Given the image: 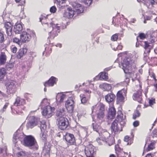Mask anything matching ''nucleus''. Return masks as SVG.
I'll return each mask as SVG.
<instances>
[{"label":"nucleus","instance_id":"nucleus-43","mask_svg":"<svg viewBox=\"0 0 157 157\" xmlns=\"http://www.w3.org/2000/svg\"><path fill=\"white\" fill-rule=\"evenodd\" d=\"M20 99L19 98L17 97L16 99L14 105L16 106H20Z\"/></svg>","mask_w":157,"mask_h":157},{"label":"nucleus","instance_id":"nucleus-56","mask_svg":"<svg viewBox=\"0 0 157 157\" xmlns=\"http://www.w3.org/2000/svg\"><path fill=\"white\" fill-rule=\"evenodd\" d=\"M133 125L134 127H136L139 125V122L138 121H134L133 123Z\"/></svg>","mask_w":157,"mask_h":157},{"label":"nucleus","instance_id":"nucleus-12","mask_svg":"<svg viewBox=\"0 0 157 157\" xmlns=\"http://www.w3.org/2000/svg\"><path fill=\"white\" fill-rule=\"evenodd\" d=\"M105 105L100 104L99 105V111L97 113V119L99 120H101V121H104V118L105 117L104 111H105Z\"/></svg>","mask_w":157,"mask_h":157},{"label":"nucleus","instance_id":"nucleus-2","mask_svg":"<svg viewBox=\"0 0 157 157\" xmlns=\"http://www.w3.org/2000/svg\"><path fill=\"white\" fill-rule=\"evenodd\" d=\"M72 6L74 9L72 10L71 8H68L63 13V16L68 18H71L76 13L77 15L82 13L84 10V6L81 4L75 2L72 3Z\"/></svg>","mask_w":157,"mask_h":157},{"label":"nucleus","instance_id":"nucleus-39","mask_svg":"<svg viewBox=\"0 0 157 157\" xmlns=\"http://www.w3.org/2000/svg\"><path fill=\"white\" fill-rule=\"evenodd\" d=\"M9 103H6L2 109L0 110V112L1 113H3L5 111L9 105Z\"/></svg>","mask_w":157,"mask_h":157},{"label":"nucleus","instance_id":"nucleus-8","mask_svg":"<svg viewBox=\"0 0 157 157\" xmlns=\"http://www.w3.org/2000/svg\"><path fill=\"white\" fill-rule=\"evenodd\" d=\"M27 119L28 121L26 124V126L29 128H32L36 126L37 123L38 119L34 116H28Z\"/></svg>","mask_w":157,"mask_h":157},{"label":"nucleus","instance_id":"nucleus-58","mask_svg":"<svg viewBox=\"0 0 157 157\" xmlns=\"http://www.w3.org/2000/svg\"><path fill=\"white\" fill-rule=\"evenodd\" d=\"M154 136H157V129H156L153 132Z\"/></svg>","mask_w":157,"mask_h":157},{"label":"nucleus","instance_id":"nucleus-21","mask_svg":"<svg viewBox=\"0 0 157 157\" xmlns=\"http://www.w3.org/2000/svg\"><path fill=\"white\" fill-rule=\"evenodd\" d=\"M27 49L26 48H23L20 49L17 52V57L18 59H20L23 56H25L27 52Z\"/></svg>","mask_w":157,"mask_h":157},{"label":"nucleus","instance_id":"nucleus-51","mask_svg":"<svg viewBox=\"0 0 157 157\" xmlns=\"http://www.w3.org/2000/svg\"><path fill=\"white\" fill-rule=\"evenodd\" d=\"M119 113H121V112H119V113H118V114H119ZM117 117L119 119H121V120L124 119L123 114L122 113H121L119 115V114H118L117 116Z\"/></svg>","mask_w":157,"mask_h":157},{"label":"nucleus","instance_id":"nucleus-57","mask_svg":"<svg viewBox=\"0 0 157 157\" xmlns=\"http://www.w3.org/2000/svg\"><path fill=\"white\" fill-rule=\"evenodd\" d=\"M130 137L128 136H126L124 137V141L127 142L129 140Z\"/></svg>","mask_w":157,"mask_h":157},{"label":"nucleus","instance_id":"nucleus-64","mask_svg":"<svg viewBox=\"0 0 157 157\" xmlns=\"http://www.w3.org/2000/svg\"><path fill=\"white\" fill-rule=\"evenodd\" d=\"M154 86L155 88V90L157 91V83L154 85Z\"/></svg>","mask_w":157,"mask_h":157},{"label":"nucleus","instance_id":"nucleus-45","mask_svg":"<svg viewBox=\"0 0 157 157\" xmlns=\"http://www.w3.org/2000/svg\"><path fill=\"white\" fill-rule=\"evenodd\" d=\"M118 35L117 34H115L113 35L111 37V40L112 41H116L118 38Z\"/></svg>","mask_w":157,"mask_h":157},{"label":"nucleus","instance_id":"nucleus-61","mask_svg":"<svg viewBox=\"0 0 157 157\" xmlns=\"http://www.w3.org/2000/svg\"><path fill=\"white\" fill-rule=\"evenodd\" d=\"M112 67H107L105 69V71H108L110 70H111L112 68Z\"/></svg>","mask_w":157,"mask_h":157},{"label":"nucleus","instance_id":"nucleus-55","mask_svg":"<svg viewBox=\"0 0 157 157\" xmlns=\"http://www.w3.org/2000/svg\"><path fill=\"white\" fill-rule=\"evenodd\" d=\"M24 97L25 98H26L27 100H29V97H30V94L25 93L24 94Z\"/></svg>","mask_w":157,"mask_h":157},{"label":"nucleus","instance_id":"nucleus-41","mask_svg":"<svg viewBox=\"0 0 157 157\" xmlns=\"http://www.w3.org/2000/svg\"><path fill=\"white\" fill-rule=\"evenodd\" d=\"M57 10V9L55 6H53L51 7L50 9V12L52 13H55Z\"/></svg>","mask_w":157,"mask_h":157},{"label":"nucleus","instance_id":"nucleus-49","mask_svg":"<svg viewBox=\"0 0 157 157\" xmlns=\"http://www.w3.org/2000/svg\"><path fill=\"white\" fill-rule=\"evenodd\" d=\"M3 97H8V96H7L6 94L0 91V100L2 99Z\"/></svg>","mask_w":157,"mask_h":157},{"label":"nucleus","instance_id":"nucleus-30","mask_svg":"<svg viewBox=\"0 0 157 157\" xmlns=\"http://www.w3.org/2000/svg\"><path fill=\"white\" fill-rule=\"evenodd\" d=\"M100 104H103L101 103H98L96 105L93 106L91 108V110L92 113L96 112L98 110L99 111V105Z\"/></svg>","mask_w":157,"mask_h":157},{"label":"nucleus","instance_id":"nucleus-59","mask_svg":"<svg viewBox=\"0 0 157 157\" xmlns=\"http://www.w3.org/2000/svg\"><path fill=\"white\" fill-rule=\"evenodd\" d=\"M122 46L120 45H119L117 47V50H121L122 49Z\"/></svg>","mask_w":157,"mask_h":157},{"label":"nucleus","instance_id":"nucleus-1","mask_svg":"<svg viewBox=\"0 0 157 157\" xmlns=\"http://www.w3.org/2000/svg\"><path fill=\"white\" fill-rule=\"evenodd\" d=\"M24 141V145L26 147H31L35 146L34 150H37L38 149V146H36V141L34 137L32 136H27L25 137L24 133L20 130H18L14 134L13 141L14 143L16 144L18 141L22 142Z\"/></svg>","mask_w":157,"mask_h":157},{"label":"nucleus","instance_id":"nucleus-47","mask_svg":"<svg viewBox=\"0 0 157 157\" xmlns=\"http://www.w3.org/2000/svg\"><path fill=\"white\" fill-rule=\"evenodd\" d=\"M88 99L86 98L85 96L82 97L81 99V103L82 104H84L86 102Z\"/></svg>","mask_w":157,"mask_h":157},{"label":"nucleus","instance_id":"nucleus-5","mask_svg":"<svg viewBox=\"0 0 157 157\" xmlns=\"http://www.w3.org/2000/svg\"><path fill=\"white\" fill-rule=\"evenodd\" d=\"M42 115L46 118H49L52 116L55 108L52 107L50 106H46L42 108Z\"/></svg>","mask_w":157,"mask_h":157},{"label":"nucleus","instance_id":"nucleus-38","mask_svg":"<svg viewBox=\"0 0 157 157\" xmlns=\"http://www.w3.org/2000/svg\"><path fill=\"white\" fill-rule=\"evenodd\" d=\"M154 148V143H151L148 145L147 149L148 151H150L152 150Z\"/></svg>","mask_w":157,"mask_h":157},{"label":"nucleus","instance_id":"nucleus-6","mask_svg":"<svg viewBox=\"0 0 157 157\" xmlns=\"http://www.w3.org/2000/svg\"><path fill=\"white\" fill-rule=\"evenodd\" d=\"M49 28L51 29H52V30L51 32L48 31V32L49 33V37L51 39H53L55 36H56L60 31L59 26H58V24L55 25L52 23H51L50 26Z\"/></svg>","mask_w":157,"mask_h":157},{"label":"nucleus","instance_id":"nucleus-35","mask_svg":"<svg viewBox=\"0 0 157 157\" xmlns=\"http://www.w3.org/2000/svg\"><path fill=\"white\" fill-rule=\"evenodd\" d=\"M17 155L18 157H28L26 152L23 151L18 153Z\"/></svg>","mask_w":157,"mask_h":157},{"label":"nucleus","instance_id":"nucleus-60","mask_svg":"<svg viewBox=\"0 0 157 157\" xmlns=\"http://www.w3.org/2000/svg\"><path fill=\"white\" fill-rule=\"evenodd\" d=\"M156 0H151L150 1V3L152 5L154 4L155 2L156 3Z\"/></svg>","mask_w":157,"mask_h":157},{"label":"nucleus","instance_id":"nucleus-28","mask_svg":"<svg viewBox=\"0 0 157 157\" xmlns=\"http://www.w3.org/2000/svg\"><path fill=\"white\" fill-rule=\"evenodd\" d=\"M42 17L41 15V17L40 18V22H41L42 25L44 26L45 29H46L48 28V23L46 22L47 19L45 16L43 17Z\"/></svg>","mask_w":157,"mask_h":157},{"label":"nucleus","instance_id":"nucleus-9","mask_svg":"<svg viewBox=\"0 0 157 157\" xmlns=\"http://www.w3.org/2000/svg\"><path fill=\"white\" fill-rule=\"evenodd\" d=\"M111 127L112 133L113 132L114 134L122 130L121 125L119 123L118 121L117 120H115L112 123Z\"/></svg>","mask_w":157,"mask_h":157},{"label":"nucleus","instance_id":"nucleus-20","mask_svg":"<svg viewBox=\"0 0 157 157\" xmlns=\"http://www.w3.org/2000/svg\"><path fill=\"white\" fill-rule=\"evenodd\" d=\"M144 48L145 49L144 53L146 54H149L150 52L151 49L152 48V44H149V43L146 41L144 42Z\"/></svg>","mask_w":157,"mask_h":157},{"label":"nucleus","instance_id":"nucleus-44","mask_svg":"<svg viewBox=\"0 0 157 157\" xmlns=\"http://www.w3.org/2000/svg\"><path fill=\"white\" fill-rule=\"evenodd\" d=\"M84 3L88 6H90L92 2V0H84Z\"/></svg>","mask_w":157,"mask_h":157},{"label":"nucleus","instance_id":"nucleus-3","mask_svg":"<svg viewBox=\"0 0 157 157\" xmlns=\"http://www.w3.org/2000/svg\"><path fill=\"white\" fill-rule=\"evenodd\" d=\"M119 65L125 73L130 72V71L132 70V68L135 67L134 60L127 56L124 58L121 64Z\"/></svg>","mask_w":157,"mask_h":157},{"label":"nucleus","instance_id":"nucleus-63","mask_svg":"<svg viewBox=\"0 0 157 157\" xmlns=\"http://www.w3.org/2000/svg\"><path fill=\"white\" fill-rule=\"evenodd\" d=\"M85 91L86 92L88 93V94H90L91 93V91L89 90H85Z\"/></svg>","mask_w":157,"mask_h":157},{"label":"nucleus","instance_id":"nucleus-13","mask_svg":"<svg viewBox=\"0 0 157 157\" xmlns=\"http://www.w3.org/2000/svg\"><path fill=\"white\" fill-rule=\"evenodd\" d=\"M65 137L66 141L70 145L73 144L75 143V139L73 134L67 133Z\"/></svg>","mask_w":157,"mask_h":157},{"label":"nucleus","instance_id":"nucleus-34","mask_svg":"<svg viewBox=\"0 0 157 157\" xmlns=\"http://www.w3.org/2000/svg\"><path fill=\"white\" fill-rule=\"evenodd\" d=\"M92 126L94 131H96L98 132H99L100 127L99 126L96 124L93 123L92 124Z\"/></svg>","mask_w":157,"mask_h":157},{"label":"nucleus","instance_id":"nucleus-37","mask_svg":"<svg viewBox=\"0 0 157 157\" xmlns=\"http://www.w3.org/2000/svg\"><path fill=\"white\" fill-rule=\"evenodd\" d=\"M48 100L46 98H44L41 101V106L46 105L48 106Z\"/></svg>","mask_w":157,"mask_h":157},{"label":"nucleus","instance_id":"nucleus-29","mask_svg":"<svg viewBox=\"0 0 157 157\" xmlns=\"http://www.w3.org/2000/svg\"><path fill=\"white\" fill-rule=\"evenodd\" d=\"M124 90L121 91H119L117 94V100L118 102H121L123 101L124 100V97L122 94V91H124Z\"/></svg>","mask_w":157,"mask_h":157},{"label":"nucleus","instance_id":"nucleus-25","mask_svg":"<svg viewBox=\"0 0 157 157\" xmlns=\"http://www.w3.org/2000/svg\"><path fill=\"white\" fill-rule=\"evenodd\" d=\"M65 111L64 108H61L58 109L56 112V115L57 117H59V118L61 117H63L65 114Z\"/></svg>","mask_w":157,"mask_h":157},{"label":"nucleus","instance_id":"nucleus-15","mask_svg":"<svg viewBox=\"0 0 157 157\" xmlns=\"http://www.w3.org/2000/svg\"><path fill=\"white\" fill-rule=\"evenodd\" d=\"M4 27L8 36H11L12 35L13 25L10 22H7L4 24Z\"/></svg>","mask_w":157,"mask_h":157},{"label":"nucleus","instance_id":"nucleus-33","mask_svg":"<svg viewBox=\"0 0 157 157\" xmlns=\"http://www.w3.org/2000/svg\"><path fill=\"white\" fill-rule=\"evenodd\" d=\"M13 67L14 63H7L5 65L6 68L8 71L10 70Z\"/></svg>","mask_w":157,"mask_h":157},{"label":"nucleus","instance_id":"nucleus-10","mask_svg":"<svg viewBox=\"0 0 157 157\" xmlns=\"http://www.w3.org/2000/svg\"><path fill=\"white\" fill-rule=\"evenodd\" d=\"M69 124L67 119L64 117H61L59 118L58 126L61 130L65 129Z\"/></svg>","mask_w":157,"mask_h":157},{"label":"nucleus","instance_id":"nucleus-42","mask_svg":"<svg viewBox=\"0 0 157 157\" xmlns=\"http://www.w3.org/2000/svg\"><path fill=\"white\" fill-rule=\"evenodd\" d=\"M41 123V126H40V128L41 130L42 127L43 128V129L46 128V126L45 125L46 122L45 120H43L41 122H40V124Z\"/></svg>","mask_w":157,"mask_h":157},{"label":"nucleus","instance_id":"nucleus-46","mask_svg":"<svg viewBox=\"0 0 157 157\" xmlns=\"http://www.w3.org/2000/svg\"><path fill=\"white\" fill-rule=\"evenodd\" d=\"M137 37H139L141 39L143 40L146 38V35L143 33H140ZM138 37L137 38V40H138Z\"/></svg>","mask_w":157,"mask_h":157},{"label":"nucleus","instance_id":"nucleus-52","mask_svg":"<svg viewBox=\"0 0 157 157\" xmlns=\"http://www.w3.org/2000/svg\"><path fill=\"white\" fill-rule=\"evenodd\" d=\"M13 42L14 43H16L18 44H19L20 43V40L19 39L16 37H15L13 39Z\"/></svg>","mask_w":157,"mask_h":157},{"label":"nucleus","instance_id":"nucleus-7","mask_svg":"<svg viewBox=\"0 0 157 157\" xmlns=\"http://www.w3.org/2000/svg\"><path fill=\"white\" fill-rule=\"evenodd\" d=\"M75 102L72 98H69L65 102V106L68 113H73L75 106Z\"/></svg>","mask_w":157,"mask_h":157},{"label":"nucleus","instance_id":"nucleus-53","mask_svg":"<svg viewBox=\"0 0 157 157\" xmlns=\"http://www.w3.org/2000/svg\"><path fill=\"white\" fill-rule=\"evenodd\" d=\"M155 103V99H150L149 100V103L150 106L153 105L154 103Z\"/></svg>","mask_w":157,"mask_h":157},{"label":"nucleus","instance_id":"nucleus-17","mask_svg":"<svg viewBox=\"0 0 157 157\" xmlns=\"http://www.w3.org/2000/svg\"><path fill=\"white\" fill-rule=\"evenodd\" d=\"M142 93L140 91L136 92L133 95V98L134 100L138 101L139 103H141L142 100Z\"/></svg>","mask_w":157,"mask_h":157},{"label":"nucleus","instance_id":"nucleus-40","mask_svg":"<svg viewBox=\"0 0 157 157\" xmlns=\"http://www.w3.org/2000/svg\"><path fill=\"white\" fill-rule=\"evenodd\" d=\"M5 41L3 34L0 31V43H2Z\"/></svg>","mask_w":157,"mask_h":157},{"label":"nucleus","instance_id":"nucleus-18","mask_svg":"<svg viewBox=\"0 0 157 157\" xmlns=\"http://www.w3.org/2000/svg\"><path fill=\"white\" fill-rule=\"evenodd\" d=\"M66 98V95L63 93H58L56 97V100L57 102L62 103Z\"/></svg>","mask_w":157,"mask_h":157},{"label":"nucleus","instance_id":"nucleus-14","mask_svg":"<svg viewBox=\"0 0 157 157\" xmlns=\"http://www.w3.org/2000/svg\"><path fill=\"white\" fill-rule=\"evenodd\" d=\"M31 38L30 35L26 32H23L20 35L21 40L23 42L29 41Z\"/></svg>","mask_w":157,"mask_h":157},{"label":"nucleus","instance_id":"nucleus-26","mask_svg":"<svg viewBox=\"0 0 157 157\" xmlns=\"http://www.w3.org/2000/svg\"><path fill=\"white\" fill-rule=\"evenodd\" d=\"M7 57L5 53L2 52L0 55V65H4L6 63Z\"/></svg>","mask_w":157,"mask_h":157},{"label":"nucleus","instance_id":"nucleus-11","mask_svg":"<svg viewBox=\"0 0 157 157\" xmlns=\"http://www.w3.org/2000/svg\"><path fill=\"white\" fill-rule=\"evenodd\" d=\"M94 148V147L92 144H89L86 147L85 153L86 157H93Z\"/></svg>","mask_w":157,"mask_h":157},{"label":"nucleus","instance_id":"nucleus-19","mask_svg":"<svg viewBox=\"0 0 157 157\" xmlns=\"http://www.w3.org/2000/svg\"><path fill=\"white\" fill-rule=\"evenodd\" d=\"M56 78L52 77L51 78L44 84V85L45 87L50 86H53L56 83Z\"/></svg>","mask_w":157,"mask_h":157},{"label":"nucleus","instance_id":"nucleus-24","mask_svg":"<svg viewBox=\"0 0 157 157\" xmlns=\"http://www.w3.org/2000/svg\"><path fill=\"white\" fill-rule=\"evenodd\" d=\"M108 117L111 119L113 118L116 114L115 108L113 107H110L108 110Z\"/></svg>","mask_w":157,"mask_h":157},{"label":"nucleus","instance_id":"nucleus-31","mask_svg":"<svg viewBox=\"0 0 157 157\" xmlns=\"http://www.w3.org/2000/svg\"><path fill=\"white\" fill-rule=\"evenodd\" d=\"M108 73L106 72H102L100 73V79L101 80H105L107 81L108 79Z\"/></svg>","mask_w":157,"mask_h":157},{"label":"nucleus","instance_id":"nucleus-22","mask_svg":"<svg viewBox=\"0 0 157 157\" xmlns=\"http://www.w3.org/2000/svg\"><path fill=\"white\" fill-rule=\"evenodd\" d=\"M100 88L103 90L104 91H109L112 88L111 85L106 83H103L99 86Z\"/></svg>","mask_w":157,"mask_h":157},{"label":"nucleus","instance_id":"nucleus-23","mask_svg":"<svg viewBox=\"0 0 157 157\" xmlns=\"http://www.w3.org/2000/svg\"><path fill=\"white\" fill-rule=\"evenodd\" d=\"M101 134V135H100V136H101L100 138H101L102 140L100 138H98L96 139L97 141L100 145H102V142L104 141V140H105L106 138L105 135L107 134L108 135H109V133L107 132H105Z\"/></svg>","mask_w":157,"mask_h":157},{"label":"nucleus","instance_id":"nucleus-32","mask_svg":"<svg viewBox=\"0 0 157 157\" xmlns=\"http://www.w3.org/2000/svg\"><path fill=\"white\" fill-rule=\"evenodd\" d=\"M6 70L4 68H2L0 70V79L1 80L3 78L6 74Z\"/></svg>","mask_w":157,"mask_h":157},{"label":"nucleus","instance_id":"nucleus-27","mask_svg":"<svg viewBox=\"0 0 157 157\" xmlns=\"http://www.w3.org/2000/svg\"><path fill=\"white\" fill-rule=\"evenodd\" d=\"M115 95L112 94H109L105 96L106 101L108 102H111L113 101L115 98Z\"/></svg>","mask_w":157,"mask_h":157},{"label":"nucleus","instance_id":"nucleus-4","mask_svg":"<svg viewBox=\"0 0 157 157\" xmlns=\"http://www.w3.org/2000/svg\"><path fill=\"white\" fill-rule=\"evenodd\" d=\"M7 87L6 92L8 94L13 95L17 91L16 82L13 80H11L6 84Z\"/></svg>","mask_w":157,"mask_h":157},{"label":"nucleus","instance_id":"nucleus-62","mask_svg":"<svg viewBox=\"0 0 157 157\" xmlns=\"http://www.w3.org/2000/svg\"><path fill=\"white\" fill-rule=\"evenodd\" d=\"M145 157H152L151 154H148L146 155Z\"/></svg>","mask_w":157,"mask_h":157},{"label":"nucleus","instance_id":"nucleus-50","mask_svg":"<svg viewBox=\"0 0 157 157\" xmlns=\"http://www.w3.org/2000/svg\"><path fill=\"white\" fill-rule=\"evenodd\" d=\"M17 48L15 46H12L11 47V51L12 52H13V53H15L17 52Z\"/></svg>","mask_w":157,"mask_h":157},{"label":"nucleus","instance_id":"nucleus-16","mask_svg":"<svg viewBox=\"0 0 157 157\" xmlns=\"http://www.w3.org/2000/svg\"><path fill=\"white\" fill-rule=\"evenodd\" d=\"M23 29L22 24L19 22H17L14 26V31L16 34H20Z\"/></svg>","mask_w":157,"mask_h":157},{"label":"nucleus","instance_id":"nucleus-36","mask_svg":"<svg viewBox=\"0 0 157 157\" xmlns=\"http://www.w3.org/2000/svg\"><path fill=\"white\" fill-rule=\"evenodd\" d=\"M140 113L139 111L137 110H136L133 116V118L134 119H135L137 117H139L140 116Z\"/></svg>","mask_w":157,"mask_h":157},{"label":"nucleus","instance_id":"nucleus-54","mask_svg":"<svg viewBox=\"0 0 157 157\" xmlns=\"http://www.w3.org/2000/svg\"><path fill=\"white\" fill-rule=\"evenodd\" d=\"M25 100L23 99H20V105H24L25 104Z\"/></svg>","mask_w":157,"mask_h":157},{"label":"nucleus","instance_id":"nucleus-48","mask_svg":"<svg viewBox=\"0 0 157 157\" xmlns=\"http://www.w3.org/2000/svg\"><path fill=\"white\" fill-rule=\"evenodd\" d=\"M66 0H56L57 3L59 6L65 3Z\"/></svg>","mask_w":157,"mask_h":157}]
</instances>
